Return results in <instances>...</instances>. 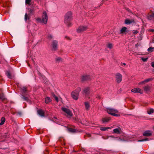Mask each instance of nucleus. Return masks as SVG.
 Listing matches in <instances>:
<instances>
[{
  "label": "nucleus",
  "mask_w": 154,
  "mask_h": 154,
  "mask_svg": "<svg viewBox=\"0 0 154 154\" xmlns=\"http://www.w3.org/2000/svg\"><path fill=\"white\" fill-rule=\"evenodd\" d=\"M72 20V13L71 12H67L65 16L64 23L68 26H70L72 25L71 22Z\"/></svg>",
  "instance_id": "obj_1"
},
{
  "label": "nucleus",
  "mask_w": 154,
  "mask_h": 154,
  "mask_svg": "<svg viewBox=\"0 0 154 154\" xmlns=\"http://www.w3.org/2000/svg\"><path fill=\"white\" fill-rule=\"evenodd\" d=\"M80 91V88H79L75 91L72 92L71 96L73 99L75 100H77L78 99L79 94Z\"/></svg>",
  "instance_id": "obj_2"
},
{
  "label": "nucleus",
  "mask_w": 154,
  "mask_h": 154,
  "mask_svg": "<svg viewBox=\"0 0 154 154\" xmlns=\"http://www.w3.org/2000/svg\"><path fill=\"white\" fill-rule=\"evenodd\" d=\"M37 20L38 21H41L44 24H46L48 21V15L46 12L44 11L42 16V21L40 18H38Z\"/></svg>",
  "instance_id": "obj_3"
},
{
  "label": "nucleus",
  "mask_w": 154,
  "mask_h": 154,
  "mask_svg": "<svg viewBox=\"0 0 154 154\" xmlns=\"http://www.w3.org/2000/svg\"><path fill=\"white\" fill-rule=\"evenodd\" d=\"M107 112L109 114L112 116H118V115L116 114L118 112V111L112 108H108L107 109Z\"/></svg>",
  "instance_id": "obj_4"
},
{
  "label": "nucleus",
  "mask_w": 154,
  "mask_h": 154,
  "mask_svg": "<svg viewBox=\"0 0 154 154\" xmlns=\"http://www.w3.org/2000/svg\"><path fill=\"white\" fill-rule=\"evenodd\" d=\"M62 110L65 113H66L68 117H71L73 115L71 111L69 109L64 107H62Z\"/></svg>",
  "instance_id": "obj_5"
},
{
  "label": "nucleus",
  "mask_w": 154,
  "mask_h": 154,
  "mask_svg": "<svg viewBox=\"0 0 154 154\" xmlns=\"http://www.w3.org/2000/svg\"><path fill=\"white\" fill-rule=\"evenodd\" d=\"M115 78L116 82L119 83L122 81V75L120 73H117L115 75Z\"/></svg>",
  "instance_id": "obj_6"
},
{
  "label": "nucleus",
  "mask_w": 154,
  "mask_h": 154,
  "mask_svg": "<svg viewBox=\"0 0 154 154\" xmlns=\"http://www.w3.org/2000/svg\"><path fill=\"white\" fill-rule=\"evenodd\" d=\"M81 81L82 82H84L85 81H90L91 78L90 76L88 75H84L81 77Z\"/></svg>",
  "instance_id": "obj_7"
},
{
  "label": "nucleus",
  "mask_w": 154,
  "mask_h": 154,
  "mask_svg": "<svg viewBox=\"0 0 154 154\" xmlns=\"http://www.w3.org/2000/svg\"><path fill=\"white\" fill-rule=\"evenodd\" d=\"M57 42L56 40H54L53 41L52 45V50L53 51H56L57 49Z\"/></svg>",
  "instance_id": "obj_8"
},
{
  "label": "nucleus",
  "mask_w": 154,
  "mask_h": 154,
  "mask_svg": "<svg viewBox=\"0 0 154 154\" xmlns=\"http://www.w3.org/2000/svg\"><path fill=\"white\" fill-rule=\"evenodd\" d=\"M88 28L87 26H80L77 29V32L78 33H80L86 30Z\"/></svg>",
  "instance_id": "obj_9"
},
{
  "label": "nucleus",
  "mask_w": 154,
  "mask_h": 154,
  "mask_svg": "<svg viewBox=\"0 0 154 154\" xmlns=\"http://www.w3.org/2000/svg\"><path fill=\"white\" fill-rule=\"evenodd\" d=\"M37 112L38 114L40 116L42 117H45V115L44 111L42 109H38L37 111Z\"/></svg>",
  "instance_id": "obj_10"
},
{
  "label": "nucleus",
  "mask_w": 154,
  "mask_h": 154,
  "mask_svg": "<svg viewBox=\"0 0 154 154\" xmlns=\"http://www.w3.org/2000/svg\"><path fill=\"white\" fill-rule=\"evenodd\" d=\"M122 132V130L120 128L118 127V128L114 129L113 130V133L117 134H120Z\"/></svg>",
  "instance_id": "obj_11"
},
{
  "label": "nucleus",
  "mask_w": 154,
  "mask_h": 154,
  "mask_svg": "<svg viewBox=\"0 0 154 154\" xmlns=\"http://www.w3.org/2000/svg\"><path fill=\"white\" fill-rule=\"evenodd\" d=\"M90 88L88 87L84 88L83 91V94L86 96L88 95L90 93Z\"/></svg>",
  "instance_id": "obj_12"
},
{
  "label": "nucleus",
  "mask_w": 154,
  "mask_h": 154,
  "mask_svg": "<svg viewBox=\"0 0 154 154\" xmlns=\"http://www.w3.org/2000/svg\"><path fill=\"white\" fill-rule=\"evenodd\" d=\"M131 91L134 93H139L140 94H142V92L141 91L140 89L139 88H134L132 89Z\"/></svg>",
  "instance_id": "obj_13"
},
{
  "label": "nucleus",
  "mask_w": 154,
  "mask_h": 154,
  "mask_svg": "<svg viewBox=\"0 0 154 154\" xmlns=\"http://www.w3.org/2000/svg\"><path fill=\"white\" fill-rule=\"evenodd\" d=\"M152 132L150 131H146L144 132L143 135L145 136H149L152 135Z\"/></svg>",
  "instance_id": "obj_14"
},
{
  "label": "nucleus",
  "mask_w": 154,
  "mask_h": 154,
  "mask_svg": "<svg viewBox=\"0 0 154 154\" xmlns=\"http://www.w3.org/2000/svg\"><path fill=\"white\" fill-rule=\"evenodd\" d=\"M134 20H130L128 19H126L125 21V24L128 25L130 24L131 23H134Z\"/></svg>",
  "instance_id": "obj_15"
},
{
  "label": "nucleus",
  "mask_w": 154,
  "mask_h": 154,
  "mask_svg": "<svg viewBox=\"0 0 154 154\" xmlns=\"http://www.w3.org/2000/svg\"><path fill=\"white\" fill-rule=\"evenodd\" d=\"M127 31V28L125 27H123L120 31V34H123Z\"/></svg>",
  "instance_id": "obj_16"
},
{
  "label": "nucleus",
  "mask_w": 154,
  "mask_h": 154,
  "mask_svg": "<svg viewBox=\"0 0 154 154\" xmlns=\"http://www.w3.org/2000/svg\"><path fill=\"white\" fill-rule=\"evenodd\" d=\"M110 119L109 117H106L103 118L102 121L103 123H106L109 122Z\"/></svg>",
  "instance_id": "obj_17"
},
{
  "label": "nucleus",
  "mask_w": 154,
  "mask_h": 154,
  "mask_svg": "<svg viewBox=\"0 0 154 154\" xmlns=\"http://www.w3.org/2000/svg\"><path fill=\"white\" fill-rule=\"evenodd\" d=\"M143 89L144 90L147 92L149 91L150 89V87L149 85H147L144 87Z\"/></svg>",
  "instance_id": "obj_18"
},
{
  "label": "nucleus",
  "mask_w": 154,
  "mask_h": 154,
  "mask_svg": "<svg viewBox=\"0 0 154 154\" xmlns=\"http://www.w3.org/2000/svg\"><path fill=\"white\" fill-rule=\"evenodd\" d=\"M51 98L48 97H46L45 99V102L46 103H48L51 102Z\"/></svg>",
  "instance_id": "obj_19"
},
{
  "label": "nucleus",
  "mask_w": 154,
  "mask_h": 154,
  "mask_svg": "<svg viewBox=\"0 0 154 154\" xmlns=\"http://www.w3.org/2000/svg\"><path fill=\"white\" fill-rule=\"evenodd\" d=\"M6 99L3 93L0 94V99L1 100L3 101Z\"/></svg>",
  "instance_id": "obj_20"
},
{
  "label": "nucleus",
  "mask_w": 154,
  "mask_h": 154,
  "mask_svg": "<svg viewBox=\"0 0 154 154\" xmlns=\"http://www.w3.org/2000/svg\"><path fill=\"white\" fill-rule=\"evenodd\" d=\"M85 103L86 109L87 110H89L90 107L89 103L88 102H85Z\"/></svg>",
  "instance_id": "obj_21"
},
{
  "label": "nucleus",
  "mask_w": 154,
  "mask_h": 154,
  "mask_svg": "<svg viewBox=\"0 0 154 154\" xmlns=\"http://www.w3.org/2000/svg\"><path fill=\"white\" fill-rule=\"evenodd\" d=\"M55 61L56 62L58 63H59L60 62H61L63 61V59L60 57H57L56 58Z\"/></svg>",
  "instance_id": "obj_22"
},
{
  "label": "nucleus",
  "mask_w": 154,
  "mask_h": 154,
  "mask_svg": "<svg viewBox=\"0 0 154 154\" xmlns=\"http://www.w3.org/2000/svg\"><path fill=\"white\" fill-rule=\"evenodd\" d=\"M21 90L22 93L23 94H25L26 92L27 88L25 87H23V88H21Z\"/></svg>",
  "instance_id": "obj_23"
},
{
  "label": "nucleus",
  "mask_w": 154,
  "mask_h": 154,
  "mask_svg": "<svg viewBox=\"0 0 154 154\" xmlns=\"http://www.w3.org/2000/svg\"><path fill=\"white\" fill-rule=\"evenodd\" d=\"M6 74L7 76H8V77L10 79H12L11 74L9 71H7Z\"/></svg>",
  "instance_id": "obj_24"
},
{
  "label": "nucleus",
  "mask_w": 154,
  "mask_h": 154,
  "mask_svg": "<svg viewBox=\"0 0 154 154\" xmlns=\"http://www.w3.org/2000/svg\"><path fill=\"white\" fill-rule=\"evenodd\" d=\"M5 118L4 117H2L1 119V122L0 123V125H2L5 123Z\"/></svg>",
  "instance_id": "obj_25"
},
{
  "label": "nucleus",
  "mask_w": 154,
  "mask_h": 154,
  "mask_svg": "<svg viewBox=\"0 0 154 154\" xmlns=\"http://www.w3.org/2000/svg\"><path fill=\"white\" fill-rule=\"evenodd\" d=\"M68 131L72 133H75L76 132V130L71 128H69L68 129Z\"/></svg>",
  "instance_id": "obj_26"
},
{
  "label": "nucleus",
  "mask_w": 154,
  "mask_h": 154,
  "mask_svg": "<svg viewBox=\"0 0 154 154\" xmlns=\"http://www.w3.org/2000/svg\"><path fill=\"white\" fill-rule=\"evenodd\" d=\"M154 112V109L152 108L150 109L149 110L147 111V113L149 114H151Z\"/></svg>",
  "instance_id": "obj_27"
},
{
  "label": "nucleus",
  "mask_w": 154,
  "mask_h": 154,
  "mask_svg": "<svg viewBox=\"0 0 154 154\" xmlns=\"http://www.w3.org/2000/svg\"><path fill=\"white\" fill-rule=\"evenodd\" d=\"M29 15H28L27 13L25 14L24 17V20L25 21H26L28 20H29Z\"/></svg>",
  "instance_id": "obj_28"
},
{
  "label": "nucleus",
  "mask_w": 154,
  "mask_h": 154,
  "mask_svg": "<svg viewBox=\"0 0 154 154\" xmlns=\"http://www.w3.org/2000/svg\"><path fill=\"white\" fill-rule=\"evenodd\" d=\"M111 128L110 127H103L100 128V130L102 131H105L106 130Z\"/></svg>",
  "instance_id": "obj_29"
},
{
  "label": "nucleus",
  "mask_w": 154,
  "mask_h": 154,
  "mask_svg": "<svg viewBox=\"0 0 154 154\" xmlns=\"http://www.w3.org/2000/svg\"><path fill=\"white\" fill-rule=\"evenodd\" d=\"M21 98L22 99L25 101H26L27 102L29 101V98L28 97H25L24 95H22Z\"/></svg>",
  "instance_id": "obj_30"
},
{
  "label": "nucleus",
  "mask_w": 154,
  "mask_h": 154,
  "mask_svg": "<svg viewBox=\"0 0 154 154\" xmlns=\"http://www.w3.org/2000/svg\"><path fill=\"white\" fill-rule=\"evenodd\" d=\"M112 45L111 43H109L107 44V48H109L110 49H111L112 48Z\"/></svg>",
  "instance_id": "obj_31"
},
{
  "label": "nucleus",
  "mask_w": 154,
  "mask_h": 154,
  "mask_svg": "<svg viewBox=\"0 0 154 154\" xmlns=\"http://www.w3.org/2000/svg\"><path fill=\"white\" fill-rule=\"evenodd\" d=\"M153 49H154V48L150 47L147 50L148 51L152 52L153 51Z\"/></svg>",
  "instance_id": "obj_32"
},
{
  "label": "nucleus",
  "mask_w": 154,
  "mask_h": 154,
  "mask_svg": "<svg viewBox=\"0 0 154 154\" xmlns=\"http://www.w3.org/2000/svg\"><path fill=\"white\" fill-rule=\"evenodd\" d=\"M31 2V0H26L25 3L26 4L30 5V2Z\"/></svg>",
  "instance_id": "obj_33"
},
{
  "label": "nucleus",
  "mask_w": 154,
  "mask_h": 154,
  "mask_svg": "<svg viewBox=\"0 0 154 154\" xmlns=\"http://www.w3.org/2000/svg\"><path fill=\"white\" fill-rule=\"evenodd\" d=\"M53 97L54 98L55 100L58 102V98L54 94L53 95Z\"/></svg>",
  "instance_id": "obj_34"
},
{
  "label": "nucleus",
  "mask_w": 154,
  "mask_h": 154,
  "mask_svg": "<svg viewBox=\"0 0 154 154\" xmlns=\"http://www.w3.org/2000/svg\"><path fill=\"white\" fill-rule=\"evenodd\" d=\"M149 140V139L148 138H145L142 140H139L138 141L139 142H142L143 141H148Z\"/></svg>",
  "instance_id": "obj_35"
},
{
  "label": "nucleus",
  "mask_w": 154,
  "mask_h": 154,
  "mask_svg": "<svg viewBox=\"0 0 154 154\" xmlns=\"http://www.w3.org/2000/svg\"><path fill=\"white\" fill-rule=\"evenodd\" d=\"M152 78H148L145 79V82H147L150 81L152 80Z\"/></svg>",
  "instance_id": "obj_36"
},
{
  "label": "nucleus",
  "mask_w": 154,
  "mask_h": 154,
  "mask_svg": "<svg viewBox=\"0 0 154 154\" xmlns=\"http://www.w3.org/2000/svg\"><path fill=\"white\" fill-rule=\"evenodd\" d=\"M148 58H144L143 57L141 58V60L143 62L146 61L147 60H148Z\"/></svg>",
  "instance_id": "obj_37"
},
{
  "label": "nucleus",
  "mask_w": 154,
  "mask_h": 154,
  "mask_svg": "<svg viewBox=\"0 0 154 154\" xmlns=\"http://www.w3.org/2000/svg\"><path fill=\"white\" fill-rule=\"evenodd\" d=\"M133 33L134 34H136L138 33V32L137 30H134L133 31Z\"/></svg>",
  "instance_id": "obj_38"
},
{
  "label": "nucleus",
  "mask_w": 154,
  "mask_h": 154,
  "mask_svg": "<svg viewBox=\"0 0 154 154\" xmlns=\"http://www.w3.org/2000/svg\"><path fill=\"white\" fill-rule=\"evenodd\" d=\"M65 38L68 40H71V39L70 38L67 36H66L65 37Z\"/></svg>",
  "instance_id": "obj_39"
},
{
  "label": "nucleus",
  "mask_w": 154,
  "mask_h": 154,
  "mask_svg": "<svg viewBox=\"0 0 154 154\" xmlns=\"http://www.w3.org/2000/svg\"><path fill=\"white\" fill-rule=\"evenodd\" d=\"M151 66L152 67L154 68V62H152Z\"/></svg>",
  "instance_id": "obj_40"
},
{
  "label": "nucleus",
  "mask_w": 154,
  "mask_h": 154,
  "mask_svg": "<svg viewBox=\"0 0 154 154\" xmlns=\"http://www.w3.org/2000/svg\"><path fill=\"white\" fill-rule=\"evenodd\" d=\"M48 38L50 39H51L52 38V37L51 35H49L48 36Z\"/></svg>",
  "instance_id": "obj_41"
},
{
  "label": "nucleus",
  "mask_w": 154,
  "mask_h": 154,
  "mask_svg": "<svg viewBox=\"0 0 154 154\" xmlns=\"http://www.w3.org/2000/svg\"><path fill=\"white\" fill-rule=\"evenodd\" d=\"M17 114L19 115L20 116H21L22 115V112H17Z\"/></svg>",
  "instance_id": "obj_42"
},
{
  "label": "nucleus",
  "mask_w": 154,
  "mask_h": 154,
  "mask_svg": "<svg viewBox=\"0 0 154 154\" xmlns=\"http://www.w3.org/2000/svg\"><path fill=\"white\" fill-rule=\"evenodd\" d=\"M150 16L151 17H154V13L150 15Z\"/></svg>",
  "instance_id": "obj_43"
},
{
  "label": "nucleus",
  "mask_w": 154,
  "mask_h": 154,
  "mask_svg": "<svg viewBox=\"0 0 154 154\" xmlns=\"http://www.w3.org/2000/svg\"><path fill=\"white\" fill-rule=\"evenodd\" d=\"M145 80L141 82L140 83V84H143L144 83H145Z\"/></svg>",
  "instance_id": "obj_44"
},
{
  "label": "nucleus",
  "mask_w": 154,
  "mask_h": 154,
  "mask_svg": "<svg viewBox=\"0 0 154 154\" xmlns=\"http://www.w3.org/2000/svg\"><path fill=\"white\" fill-rule=\"evenodd\" d=\"M125 9L127 10L128 11L130 12H131V11L128 8H125Z\"/></svg>",
  "instance_id": "obj_45"
},
{
  "label": "nucleus",
  "mask_w": 154,
  "mask_h": 154,
  "mask_svg": "<svg viewBox=\"0 0 154 154\" xmlns=\"http://www.w3.org/2000/svg\"><path fill=\"white\" fill-rule=\"evenodd\" d=\"M87 136L88 137H91V135L89 134H87Z\"/></svg>",
  "instance_id": "obj_46"
},
{
  "label": "nucleus",
  "mask_w": 154,
  "mask_h": 154,
  "mask_svg": "<svg viewBox=\"0 0 154 154\" xmlns=\"http://www.w3.org/2000/svg\"><path fill=\"white\" fill-rule=\"evenodd\" d=\"M139 44L138 43H137L135 45V46L136 47H137L139 46Z\"/></svg>",
  "instance_id": "obj_47"
},
{
  "label": "nucleus",
  "mask_w": 154,
  "mask_h": 154,
  "mask_svg": "<svg viewBox=\"0 0 154 154\" xmlns=\"http://www.w3.org/2000/svg\"><path fill=\"white\" fill-rule=\"evenodd\" d=\"M9 2L8 1L6 2V4H7V5H8V3Z\"/></svg>",
  "instance_id": "obj_48"
},
{
  "label": "nucleus",
  "mask_w": 154,
  "mask_h": 154,
  "mask_svg": "<svg viewBox=\"0 0 154 154\" xmlns=\"http://www.w3.org/2000/svg\"><path fill=\"white\" fill-rule=\"evenodd\" d=\"M151 31L152 32H154V29H151Z\"/></svg>",
  "instance_id": "obj_49"
},
{
  "label": "nucleus",
  "mask_w": 154,
  "mask_h": 154,
  "mask_svg": "<svg viewBox=\"0 0 154 154\" xmlns=\"http://www.w3.org/2000/svg\"><path fill=\"white\" fill-rule=\"evenodd\" d=\"M123 64L124 65H126L125 63H123Z\"/></svg>",
  "instance_id": "obj_50"
},
{
  "label": "nucleus",
  "mask_w": 154,
  "mask_h": 154,
  "mask_svg": "<svg viewBox=\"0 0 154 154\" xmlns=\"http://www.w3.org/2000/svg\"><path fill=\"white\" fill-rule=\"evenodd\" d=\"M120 140H121V141L122 140V139H120Z\"/></svg>",
  "instance_id": "obj_51"
}]
</instances>
